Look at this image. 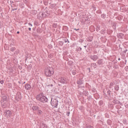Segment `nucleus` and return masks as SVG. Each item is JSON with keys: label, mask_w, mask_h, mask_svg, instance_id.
Wrapping results in <instances>:
<instances>
[{"label": "nucleus", "mask_w": 128, "mask_h": 128, "mask_svg": "<svg viewBox=\"0 0 128 128\" xmlns=\"http://www.w3.org/2000/svg\"><path fill=\"white\" fill-rule=\"evenodd\" d=\"M104 94L105 96H106V93H104Z\"/></svg>", "instance_id": "obj_51"}, {"label": "nucleus", "mask_w": 128, "mask_h": 128, "mask_svg": "<svg viewBox=\"0 0 128 128\" xmlns=\"http://www.w3.org/2000/svg\"><path fill=\"white\" fill-rule=\"evenodd\" d=\"M78 52H82V48L78 47V48L77 49Z\"/></svg>", "instance_id": "obj_29"}, {"label": "nucleus", "mask_w": 128, "mask_h": 128, "mask_svg": "<svg viewBox=\"0 0 128 128\" xmlns=\"http://www.w3.org/2000/svg\"><path fill=\"white\" fill-rule=\"evenodd\" d=\"M33 110H38L40 108L36 106H34L32 108Z\"/></svg>", "instance_id": "obj_12"}, {"label": "nucleus", "mask_w": 128, "mask_h": 128, "mask_svg": "<svg viewBox=\"0 0 128 128\" xmlns=\"http://www.w3.org/2000/svg\"><path fill=\"white\" fill-rule=\"evenodd\" d=\"M4 114L5 116H6L7 118L8 116L10 117L12 114V112L10 110H6L4 112Z\"/></svg>", "instance_id": "obj_5"}, {"label": "nucleus", "mask_w": 128, "mask_h": 128, "mask_svg": "<svg viewBox=\"0 0 128 128\" xmlns=\"http://www.w3.org/2000/svg\"><path fill=\"white\" fill-rule=\"evenodd\" d=\"M113 103L115 104H120V102L116 100H113Z\"/></svg>", "instance_id": "obj_16"}, {"label": "nucleus", "mask_w": 128, "mask_h": 128, "mask_svg": "<svg viewBox=\"0 0 128 128\" xmlns=\"http://www.w3.org/2000/svg\"><path fill=\"white\" fill-rule=\"evenodd\" d=\"M78 84V87L79 88L80 90V88H84V86H82V84H84V80H82V78L80 79L78 82H77Z\"/></svg>", "instance_id": "obj_7"}, {"label": "nucleus", "mask_w": 128, "mask_h": 128, "mask_svg": "<svg viewBox=\"0 0 128 128\" xmlns=\"http://www.w3.org/2000/svg\"><path fill=\"white\" fill-rule=\"evenodd\" d=\"M92 66H94V68H96V64H92Z\"/></svg>", "instance_id": "obj_33"}, {"label": "nucleus", "mask_w": 128, "mask_h": 128, "mask_svg": "<svg viewBox=\"0 0 128 128\" xmlns=\"http://www.w3.org/2000/svg\"><path fill=\"white\" fill-rule=\"evenodd\" d=\"M88 20V18L83 17L82 18V22H86Z\"/></svg>", "instance_id": "obj_18"}, {"label": "nucleus", "mask_w": 128, "mask_h": 128, "mask_svg": "<svg viewBox=\"0 0 128 128\" xmlns=\"http://www.w3.org/2000/svg\"><path fill=\"white\" fill-rule=\"evenodd\" d=\"M38 114H42V111L38 109Z\"/></svg>", "instance_id": "obj_17"}, {"label": "nucleus", "mask_w": 128, "mask_h": 128, "mask_svg": "<svg viewBox=\"0 0 128 128\" xmlns=\"http://www.w3.org/2000/svg\"><path fill=\"white\" fill-rule=\"evenodd\" d=\"M100 26H97L96 28V32H99V30H100Z\"/></svg>", "instance_id": "obj_24"}, {"label": "nucleus", "mask_w": 128, "mask_h": 128, "mask_svg": "<svg viewBox=\"0 0 128 128\" xmlns=\"http://www.w3.org/2000/svg\"><path fill=\"white\" fill-rule=\"evenodd\" d=\"M44 94H40L36 96V100L41 102H48V98L43 95Z\"/></svg>", "instance_id": "obj_2"}, {"label": "nucleus", "mask_w": 128, "mask_h": 128, "mask_svg": "<svg viewBox=\"0 0 128 128\" xmlns=\"http://www.w3.org/2000/svg\"><path fill=\"white\" fill-rule=\"evenodd\" d=\"M70 62H72L70 61Z\"/></svg>", "instance_id": "obj_54"}, {"label": "nucleus", "mask_w": 128, "mask_h": 128, "mask_svg": "<svg viewBox=\"0 0 128 128\" xmlns=\"http://www.w3.org/2000/svg\"><path fill=\"white\" fill-rule=\"evenodd\" d=\"M0 26H2V22H0Z\"/></svg>", "instance_id": "obj_45"}, {"label": "nucleus", "mask_w": 128, "mask_h": 128, "mask_svg": "<svg viewBox=\"0 0 128 128\" xmlns=\"http://www.w3.org/2000/svg\"><path fill=\"white\" fill-rule=\"evenodd\" d=\"M54 6H56V5L54 4H52V8H54Z\"/></svg>", "instance_id": "obj_34"}, {"label": "nucleus", "mask_w": 128, "mask_h": 128, "mask_svg": "<svg viewBox=\"0 0 128 128\" xmlns=\"http://www.w3.org/2000/svg\"><path fill=\"white\" fill-rule=\"evenodd\" d=\"M16 48L14 47H12V48H10V52H14V50H16Z\"/></svg>", "instance_id": "obj_19"}, {"label": "nucleus", "mask_w": 128, "mask_h": 128, "mask_svg": "<svg viewBox=\"0 0 128 128\" xmlns=\"http://www.w3.org/2000/svg\"><path fill=\"white\" fill-rule=\"evenodd\" d=\"M2 12V7H0V12Z\"/></svg>", "instance_id": "obj_39"}, {"label": "nucleus", "mask_w": 128, "mask_h": 128, "mask_svg": "<svg viewBox=\"0 0 128 128\" xmlns=\"http://www.w3.org/2000/svg\"><path fill=\"white\" fill-rule=\"evenodd\" d=\"M72 74H73V76H76V70L72 71Z\"/></svg>", "instance_id": "obj_28"}, {"label": "nucleus", "mask_w": 128, "mask_h": 128, "mask_svg": "<svg viewBox=\"0 0 128 128\" xmlns=\"http://www.w3.org/2000/svg\"><path fill=\"white\" fill-rule=\"evenodd\" d=\"M17 34H20V32H18V31L17 32Z\"/></svg>", "instance_id": "obj_47"}, {"label": "nucleus", "mask_w": 128, "mask_h": 128, "mask_svg": "<svg viewBox=\"0 0 128 128\" xmlns=\"http://www.w3.org/2000/svg\"><path fill=\"white\" fill-rule=\"evenodd\" d=\"M58 81L60 82L61 84H66L68 82V80L66 78L61 77L58 79Z\"/></svg>", "instance_id": "obj_6"}, {"label": "nucleus", "mask_w": 128, "mask_h": 128, "mask_svg": "<svg viewBox=\"0 0 128 128\" xmlns=\"http://www.w3.org/2000/svg\"><path fill=\"white\" fill-rule=\"evenodd\" d=\"M118 60H120V58H118Z\"/></svg>", "instance_id": "obj_46"}, {"label": "nucleus", "mask_w": 128, "mask_h": 128, "mask_svg": "<svg viewBox=\"0 0 128 128\" xmlns=\"http://www.w3.org/2000/svg\"><path fill=\"white\" fill-rule=\"evenodd\" d=\"M32 88V86H30V84H27L25 85V88L27 90H30V88Z\"/></svg>", "instance_id": "obj_11"}, {"label": "nucleus", "mask_w": 128, "mask_h": 128, "mask_svg": "<svg viewBox=\"0 0 128 128\" xmlns=\"http://www.w3.org/2000/svg\"><path fill=\"white\" fill-rule=\"evenodd\" d=\"M42 17L44 18V16H46V12L42 13Z\"/></svg>", "instance_id": "obj_30"}, {"label": "nucleus", "mask_w": 128, "mask_h": 128, "mask_svg": "<svg viewBox=\"0 0 128 128\" xmlns=\"http://www.w3.org/2000/svg\"><path fill=\"white\" fill-rule=\"evenodd\" d=\"M50 86H52V84H50Z\"/></svg>", "instance_id": "obj_50"}, {"label": "nucleus", "mask_w": 128, "mask_h": 128, "mask_svg": "<svg viewBox=\"0 0 128 128\" xmlns=\"http://www.w3.org/2000/svg\"><path fill=\"white\" fill-rule=\"evenodd\" d=\"M121 10H124V12H126V6H122L120 7Z\"/></svg>", "instance_id": "obj_13"}, {"label": "nucleus", "mask_w": 128, "mask_h": 128, "mask_svg": "<svg viewBox=\"0 0 128 128\" xmlns=\"http://www.w3.org/2000/svg\"><path fill=\"white\" fill-rule=\"evenodd\" d=\"M75 30H80V29H76V28H74Z\"/></svg>", "instance_id": "obj_43"}, {"label": "nucleus", "mask_w": 128, "mask_h": 128, "mask_svg": "<svg viewBox=\"0 0 128 128\" xmlns=\"http://www.w3.org/2000/svg\"><path fill=\"white\" fill-rule=\"evenodd\" d=\"M40 128H46V125H45V124H44V123H42V124H40Z\"/></svg>", "instance_id": "obj_21"}, {"label": "nucleus", "mask_w": 128, "mask_h": 128, "mask_svg": "<svg viewBox=\"0 0 128 128\" xmlns=\"http://www.w3.org/2000/svg\"><path fill=\"white\" fill-rule=\"evenodd\" d=\"M58 101L56 99L51 100V105L54 108H58Z\"/></svg>", "instance_id": "obj_3"}, {"label": "nucleus", "mask_w": 128, "mask_h": 128, "mask_svg": "<svg viewBox=\"0 0 128 128\" xmlns=\"http://www.w3.org/2000/svg\"><path fill=\"white\" fill-rule=\"evenodd\" d=\"M118 36H119V38H124V34H119Z\"/></svg>", "instance_id": "obj_23"}, {"label": "nucleus", "mask_w": 128, "mask_h": 128, "mask_svg": "<svg viewBox=\"0 0 128 128\" xmlns=\"http://www.w3.org/2000/svg\"><path fill=\"white\" fill-rule=\"evenodd\" d=\"M37 32H42V29L40 28H37Z\"/></svg>", "instance_id": "obj_25"}, {"label": "nucleus", "mask_w": 128, "mask_h": 128, "mask_svg": "<svg viewBox=\"0 0 128 128\" xmlns=\"http://www.w3.org/2000/svg\"><path fill=\"white\" fill-rule=\"evenodd\" d=\"M107 93H108V96H110V90H108L107 92Z\"/></svg>", "instance_id": "obj_32"}, {"label": "nucleus", "mask_w": 128, "mask_h": 128, "mask_svg": "<svg viewBox=\"0 0 128 128\" xmlns=\"http://www.w3.org/2000/svg\"><path fill=\"white\" fill-rule=\"evenodd\" d=\"M99 104H100V106H102V104H104V101H102V100H100V101L99 102Z\"/></svg>", "instance_id": "obj_26"}, {"label": "nucleus", "mask_w": 128, "mask_h": 128, "mask_svg": "<svg viewBox=\"0 0 128 128\" xmlns=\"http://www.w3.org/2000/svg\"><path fill=\"white\" fill-rule=\"evenodd\" d=\"M88 70H90V68H88Z\"/></svg>", "instance_id": "obj_48"}, {"label": "nucleus", "mask_w": 128, "mask_h": 128, "mask_svg": "<svg viewBox=\"0 0 128 128\" xmlns=\"http://www.w3.org/2000/svg\"><path fill=\"white\" fill-rule=\"evenodd\" d=\"M8 97L6 96H4L2 97V100H1V102L2 104H6L8 102Z\"/></svg>", "instance_id": "obj_4"}, {"label": "nucleus", "mask_w": 128, "mask_h": 128, "mask_svg": "<svg viewBox=\"0 0 128 128\" xmlns=\"http://www.w3.org/2000/svg\"><path fill=\"white\" fill-rule=\"evenodd\" d=\"M101 16H102V18H106V15H104V14H102L101 15Z\"/></svg>", "instance_id": "obj_31"}, {"label": "nucleus", "mask_w": 128, "mask_h": 128, "mask_svg": "<svg viewBox=\"0 0 128 128\" xmlns=\"http://www.w3.org/2000/svg\"><path fill=\"white\" fill-rule=\"evenodd\" d=\"M90 58H91V60H94V62H96V60H97L98 59V57L96 55L90 56Z\"/></svg>", "instance_id": "obj_8"}, {"label": "nucleus", "mask_w": 128, "mask_h": 128, "mask_svg": "<svg viewBox=\"0 0 128 128\" xmlns=\"http://www.w3.org/2000/svg\"><path fill=\"white\" fill-rule=\"evenodd\" d=\"M44 74L46 76H52L54 74V69L52 68H48L44 70Z\"/></svg>", "instance_id": "obj_1"}, {"label": "nucleus", "mask_w": 128, "mask_h": 128, "mask_svg": "<svg viewBox=\"0 0 128 128\" xmlns=\"http://www.w3.org/2000/svg\"><path fill=\"white\" fill-rule=\"evenodd\" d=\"M24 84H26V82H24Z\"/></svg>", "instance_id": "obj_53"}, {"label": "nucleus", "mask_w": 128, "mask_h": 128, "mask_svg": "<svg viewBox=\"0 0 128 128\" xmlns=\"http://www.w3.org/2000/svg\"><path fill=\"white\" fill-rule=\"evenodd\" d=\"M63 42H68H68H68V40L66 39L63 40Z\"/></svg>", "instance_id": "obj_27"}, {"label": "nucleus", "mask_w": 128, "mask_h": 128, "mask_svg": "<svg viewBox=\"0 0 128 128\" xmlns=\"http://www.w3.org/2000/svg\"><path fill=\"white\" fill-rule=\"evenodd\" d=\"M88 42H92V38H90V39L88 38Z\"/></svg>", "instance_id": "obj_35"}, {"label": "nucleus", "mask_w": 128, "mask_h": 128, "mask_svg": "<svg viewBox=\"0 0 128 128\" xmlns=\"http://www.w3.org/2000/svg\"><path fill=\"white\" fill-rule=\"evenodd\" d=\"M109 88H114V83H112V82L110 83Z\"/></svg>", "instance_id": "obj_20"}, {"label": "nucleus", "mask_w": 128, "mask_h": 128, "mask_svg": "<svg viewBox=\"0 0 128 128\" xmlns=\"http://www.w3.org/2000/svg\"><path fill=\"white\" fill-rule=\"evenodd\" d=\"M0 82L2 84H4V80H0Z\"/></svg>", "instance_id": "obj_38"}, {"label": "nucleus", "mask_w": 128, "mask_h": 128, "mask_svg": "<svg viewBox=\"0 0 128 128\" xmlns=\"http://www.w3.org/2000/svg\"><path fill=\"white\" fill-rule=\"evenodd\" d=\"M78 91L80 92L81 94H84V96H88V92L86 90H80V88H79Z\"/></svg>", "instance_id": "obj_9"}, {"label": "nucleus", "mask_w": 128, "mask_h": 128, "mask_svg": "<svg viewBox=\"0 0 128 128\" xmlns=\"http://www.w3.org/2000/svg\"><path fill=\"white\" fill-rule=\"evenodd\" d=\"M28 30L30 31L32 30V28H28Z\"/></svg>", "instance_id": "obj_41"}, {"label": "nucleus", "mask_w": 128, "mask_h": 128, "mask_svg": "<svg viewBox=\"0 0 128 128\" xmlns=\"http://www.w3.org/2000/svg\"><path fill=\"white\" fill-rule=\"evenodd\" d=\"M86 128H94V127L90 126H87Z\"/></svg>", "instance_id": "obj_37"}, {"label": "nucleus", "mask_w": 128, "mask_h": 128, "mask_svg": "<svg viewBox=\"0 0 128 128\" xmlns=\"http://www.w3.org/2000/svg\"><path fill=\"white\" fill-rule=\"evenodd\" d=\"M14 4H12V10H18V8H14Z\"/></svg>", "instance_id": "obj_14"}, {"label": "nucleus", "mask_w": 128, "mask_h": 128, "mask_svg": "<svg viewBox=\"0 0 128 128\" xmlns=\"http://www.w3.org/2000/svg\"><path fill=\"white\" fill-rule=\"evenodd\" d=\"M126 70H128V66H126Z\"/></svg>", "instance_id": "obj_42"}, {"label": "nucleus", "mask_w": 128, "mask_h": 128, "mask_svg": "<svg viewBox=\"0 0 128 128\" xmlns=\"http://www.w3.org/2000/svg\"><path fill=\"white\" fill-rule=\"evenodd\" d=\"M98 64H102V59H99L98 60Z\"/></svg>", "instance_id": "obj_15"}, {"label": "nucleus", "mask_w": 128, "mask_h": 128, "mask_svg": "<svg viewBox=\"0 0 128 128\" xmlns=\"http://www.w3.org/2000/svg\"><path fill=\"white\" fill-rule=\"evenodd\" d=\"M16 98L17 100H20L22 98V94H20V93H17L16 96Z\"/></svg>", "instance_id": "obj_10"}, {"label": "nucleus", "mask_w": 128, "mask_h": 128, "mask_svg": "<svg viewBox=\"0 0 128 128\" xmlns=\"http://www.w3.org/2000/svg\"><path fill=\"white\" fill-rule=\"evenodd\" d=\"M126 50V52H127V51H128V50Z\"/></svg>", "instance_id": "obj_52"}, {"label": "nucleus", "mask_w": 128, "mask_h": 128, "mask_svg": "<svg viewBox=\"0 0 128 128\" xmlns=\"http://www.w3.org/2000/svg\"><path fill=\"white\" fill-rule=\"evenodd\" d=\"M28 26H32V24L30 23H28Z\"/></svg>", "instance_id": "obj_40"}, {"label": "nucleus", "mask_w": 128, "mask_h": 128, "mask_svg": "<svg viewBox=\"0 0 128 128\" xmlns=\"http://www.w3.org/2000/svg\"><path fill=\"white\" fill-rule=\"evenodd\" d=\"M70 112H66V116H70Z\"/></svg>", "instance_id": "obj_36"}, {"label": "nucleus", "mask_w": 128, "mask_h": 128, "mask_svg": "<svg viewBox=\"0 0 128 128\" xmlns=\"http://www.w3.org/2000/svg\"><path fill=\"white\" fill-rule=\"evenodd\" d=\"M114 88L116 90H120V87L118 86H114Z\"/></svg>", "instance_id": "obj_22"}, {"label": "nucleus", "mask_w": 128, "mask_h": 128, "mask_svg": "<svg viewBox=\"0 0 128 128\" xmlns=\"http://www.w3.org/2000/svg\"><path fill=\"white\" fill-rule=\"evenodd\" d=\"M84 48H86V46H84Z\"/></svg>", "instance_id": "obj_49"}, {"label": "nucleus", "mask_w": 128, "mask_h": 128, "mask_svg": "<svg viewBox=\"0 0 128 128\" xmlns=\"http://www.w3.org/2000/svg\"><path fill=\"white\" fill-rule=\"evenodd\" d=\"M14 8H18V7H16V4H14Z\"/></svg>", "instance_id": "obj_44"}]
</instances>
